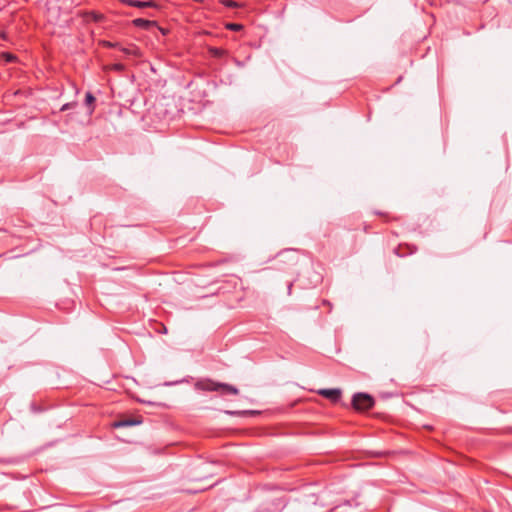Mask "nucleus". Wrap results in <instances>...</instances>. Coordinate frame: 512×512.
<instances>
[{
	"label": "nucleus",
	"instance_id": "nucleus-1",
	"mask_svg": "<svg viewBox=\"0 0 512 512\" xmlns=\"http://www.w3.org/2000/svg\"><path fill=\"white\" fill-rule=\"evenodd\" d=\"M352 405L355 410L363 412L374 405V399L369 394L357 393L353 396Z\"/></svg>",
	"mask_w": 512,
	"mask_h": 512
},
{
	"label": "nucleus",
	"instance_id": "nucleus-2",
	"mask_svg": "<svg viewBox=\"0 0 512 512\" xmlns=\"http://www.w3.org/2000/svg\"><path fill=\"white\" fill-rule=\"evenodd\" d=\"M317 393L332 402H337L342 395V391L338 388L335 389H319Z\"/></svg>",
	"mask_w": 512,
	"mask_h": 512
},
{
	"label": "nucleus",
	"instance_id": "nucleus-3",
	"mask_svg": "<svg viewBox=\"0 0 512 512\" xmlns=\"http://www.w3.org/2000/svg\"><path fill=\"white\" fill-rule=\"evenodd\" d=\"M222 383H215V382H207V383H198L197 387L203 390L207 391H216L218 389H221Z\"/></svg>",
	"mask_w": 512,
	"mask_h": 512
},
{
	"label": "nucleus",
	"instance_id": "nucleus-4",
	"mask_svg": "<svg viewBox=\"0 0 512 512\" xmlns=\"http://www.w3.org/2000/svg\"><path fill=\"white\" fill-rule=\"evenodd\" d=\"M126 3L130 6L144 8V7H153L154 3L152 1H138V0H127Z\"/></svg>",
	"mask_w": 512,
	"mask_h": 512
},
{
	"label": "nucleus",
	"instance_id": "nucleus-5",
	"mask_svg": "<svg viewBox=\"0 0 512 512\" xmlns=\"http://www.w3.org/2000/svg\"><path fill=\"white\" fill-rule=\"evenodd\" d=\"M121 50L127 55H133L135 57L142 56V52L140 51V49L134 45H131L130 47H123L121 48Z\"/></svg>",
	"mask_w": 512,
	"mask_h": 512
},
{
	"label": "nucleus",
	"instance_id": "nucleus-6",
	"mask_svg": "<svg viewBox=\"0 0 512 512\" xmlns=\"http://www.w3.org/2000/svg\"><path fill=\"white\" fill-rule=\"evenodd\" d=\"M141 423L139 420H120V421H116L112 424V426L114 428H120V427H125V426H131V425H136V424H139Z\"/></svg>",
	"mask_w": 512,
	"mask_h": 512
},
{
	"label": "nucleus",
	"instance_id": "nucleus-7",
	"mask_svg": "<svg viewBox=\"0 0 512 512\" xmlns=\"http://www.w3.org/2000/svg\"><path fill=\"white\" fill-rule=\"evenodd\" d=\"M133 23L138 26V27H143V28H148L150 26H153L154 25V22L152 21H149V20H145V19H141V18H138V19H135L133 21Z\"/></svg>",
	"mask_w": 512,
	"mask_h": 512
},
{
	"label": "nucleus",
	"instance_id": "nucleus-8",
	"mask_svg": "<svg viewBox=\"0 0 512 512\" xmlns=\"http://www.w3.org/2000/svg\"><path fill=\"white\" fill-rule=\"evenodd\" d=\"M221 389H223L225 392H228V393H231L234 395H237L239 393V390L236 387L226 384V383L221 384Z\"/></svg>",
	"mask_w": 512,
	"mask_h": 512
},
{
	"label": "nucleus",
	"instance_id": "nucleus-9",
	"mask_svg": "<svg viewBox=\"0 0 512 512\" xmlns=\"http://www.w3.org/2000/svg\"><path fill=\"white\" fill-rule=\"evenodd\" d=\"M1 57L6 61V62H14L17 60V57L11 53H8V52H4L1 54Z\"/></svg>",
	"mask_w": 512,
	"mask_h": 512
},
{
	"label": "nucleus",
	"instance_id": "nucleus-10",
	"mask_svg": "<svg viewBox=\"0 0 512 512\" xmlns=\"http://www.w3.org/2000/svg\"><path fill=\"white\" fill-rule=\"evenodd\" d=\"M210 52L216 56V57H220V56H223L226 54V51L225 50H222V49H218V48H210Z\"/></svg>",
	"mask_w": 512,
	"mask_h": 512
},
{
	"label": "nucleus",
	"instance_id": "nucleus-11",
	"mask_svg": "<svg viewBox=\"0 0 512 512\" xmlns=\"http://www.w3.org/2000/svg\"><path fill=\"white\" fill-rule=\"evenodd\" d=\"M226 28L233 30V31H238V30H241L243 28V26L241 24L229 23L226 25Z\"/></svg>",
	"mask_w": 512,
	"mask_h": 512
},
{
	"label": "nucleus",
	"instance_id": "nucleus-12",
	"mask_svg": "<svg viewBox=\"0 0 512 512\" xmlns=\"http://www.w3.org/2000/svg\"><path fill=\"white\" fill-rule=\"evenodd\" d=\"M222 3L228 7H238L239 6L238 3H236L232 0H223Z\"/></svg>",
	"mask_w": 512,
	"mask_h": 512
},
{
	"label": "nucleus",
	"instance_id": "nucleus-13",
	"mask_svg": "<svg viewBox=\"0 0 512 512\" xmlns=\"http://www.w3.org/2000/svg\"><path fill=\"white\" fill-rule=\"evenodd\" d=\"M95 101V98L91 93L86 94V104L91 105Z\"/></svg>",
	"mask_w": 512,
	"mask_h": 512
},
{
	"label": "nucleus",
	"instance_id": "nucleus-14",
	"mask_svg": "<svg viewBox=\"0 0 512 512\" xmlns=\"http://www.w3.org/2000/svg\"><path fill=\"white\" fill-rule=\"evenodd\" d=\"M111 69H114L116 71H122V70H124V65H122V64H114V65L111 66Z\"/></svg>",
	"mask_w": 512,
	"mask_h": 512
},
{
	"label": "nucleus",
	"instance_id": "nucleus-15",
	"mask_svg": "<svg viewBox=\"0 0 512 512\" xmlns=\"http://www.w3.org/2000/svg\"><path fill=\"white\" fill-rule=\"evenodd\" d=\"M103 45L106 46V47H117V44L111 43V42H107V41H104Z\"/></svg>",
	"mask_w": 512,
	"mask_h": 512
},
{
	"label": "nucleus",
	"instance_id": "nucleus-16",
	"mask_svg": "<svg viewBox=\"0 0 512 512\" xmlns=\"http://www.w3.org/2000/svg\"><path fill=\"white\" fill-rule=\"evenodd\" d=\"M67 108H68V105L66 104V105H64V106L62 107V110H66Z\"/></svg>",
	"mask_w": 512,
	"mask_h": 512
},
{
	"label": "nucleus",
	"instance_id": "nucleus-17",
	"mask_svg": "<svg viewBox=\"0 0 512 512\" xmlns=\"http://www.w3.org/2000/svg\"><path fill=\"white\" fill-rule=\"evenodd\" d=\"M0 36H1L2 38H5V35H4V34H2L1 32H0Z\"/></svg>",
	"mask_w": 512,
	"mask_h": 512
}]
</instances>
